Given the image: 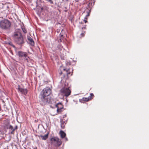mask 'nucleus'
I'll use <instances>...</instances> for the list:
<instances>
[{"label":"nucleus","mask_w":149,"mask_h":149,"mask_svg":"<svg viewBox=\"0 0 149 149\" xmlns=\"http://www.w3.org/2000/svg\"><path fill=\"white\" fill-rule=\"evenodd\" d=\"M57 49L59 50V51L60 52V53L61 55H62V54L64 55V54L63 53L65 52V51L64 49H63V46L62 45L60 44H58L57 46Z\"/></svg>","instance_id":"0eeeda50"},{"label":"nucleus","mask_w":149,"mask_h":149,"mask_svg":"<svg viewBox=\"0 0 149 149\" xmlns=\"http://www.w3.org/2000/svg\"><path fill=\"white\" fill-rule=\"evenodd\" d=\"M11 131L10 132V133L11 134H13L14 133V131L15 130H10Z\"/></svg>","instance_id":"aec40b11"},{"label":"nucleus","mask_w":149,"mask_h":149,"mask_svg":"<svg viewBox=\"0 0 149 149\" xmlns=\"http://www.w3.org/2000/svg\"><path fill=\"white\" fill-rule=\"evenodd\" d=\"M63 120L61 119L60 120V123H61V127L62 128H64V125L63 124Z\"/></svg>","instance_id":"dca6fc26"},{"label":"nucleus","mask_w":149,"mask_h":149,"mask_svg":"<svg viewBox=\"0 0 149 149\" xmlns=\"http://www.w3.org/2000/svg\"><path fill=\"white\" fill-rule=\"evenodd\" d=\"M51 92V89L48 87L44 89L41 92L39 97L44 104H46L49 101L47 97L50 95Z\"/></svg>","instance_id":"f03ea898"},{"label":"nucleus","mask_w":149,"mask_h":149,"mask_svg":"<svg viewBox=\"0 0 149 149\" xmlns=\"http://www.w3.org/2000/svg\"><path fill=\"white\" fill-rule=\"evenodd\" d=\"M17 126L16 125L15 127V128H14V129H15V130L16 129H17Z\"/></svg>","instance_id":"b1692460"},{"label":"nucleus","mask_w":149,"mask_h":149,"mask_svg":"<svg viewBox=\"0 0 149 149\" xmlns=\"http://www.w3.org/2000/svg\"><path fill=\"white\" fill-rule=\"evenodd\" d=\"M87 19L86 17H85L84 18V21L85 23H86V22H87Z\"/></svg>","instance_id":"412c9836"},{"label":"nucleus","mask_w":149,"mask_h":149,"mask_svg":"<svg viewBox=\"0 0 149 149\" xmlns=\"http://www.w3.org/2000/svg\"><path fill=\"white\" fill-rule=\"evenodd\" d=\"M94 96V95H93V93H91L90 94V96L88 97V98H85L84 99V98H83V99H84V101H88L89 100H91L92 98H91V97L92 96Z\"/></svg>","instance_id":"9b49d317"},{"label":"nucleus","mask_w":149,"mask_h":149,"mask_svg":"<svg viewBox=\"0 0 149 149\" xmlns=\"http://www.w3.org/2000/svg\"><path fill=\"white\" fill-rule=\"evenodd\" d=\"M63 70H65V69H63Z\"/></svg>","instance_id":"c756f323"},{"label":"nucleus","mask_w":149,"mask_h":149,"mask_svg":"<svg viewBox=\"0 0 149 149\" xmlns=\"http://www.w3.org/2000/svg\"><path fill=\"white\" fill-rule=\"evenodd\" d=\"M12 37L15 42L18 45H22L25 43L23 36L19 30H16Z\"/></svg>","instance_id":"f257e3e1"},{"label":"nucleus","mask_w":149,"mask_h":149,"mask_svg":"<svg viewBox=\"0 0 149 149\" xmlns=\"http://www.w3.org/2000/svg\"><path fill=\"white\" fill-rule=\"evenodd\" d=\"M26 61H28V59H27V58H26Z\"/></svg>","instance_id":"cd10ccee"},{"label":"nucleus","mask_w":149,"mask_h":149,"mask_svg":"<svg viewBox=\"0 0 149 149\" xmlns=\"http://www.w3.org/2000/svg\"><path fill=\"white\" fill-rule=\"evenodd\" d=\"M67 83L65 82L63 86V87L60 91L59 94V96L61 95L62 97L65 96L67 97L71 94V91L69 89V86H68Z\"/></svg>","instance_id":"7ed1b4c3"},{"label":"nucleus","mask_w":149,"mask_h":149,"mask_svg":"<svg viewBox=\"0 0 149 149\" xmlns=\"http://www.w3.org/2000/svg\"><path fill=\"white\" fill-rule=\"evenodd\" d=\"M22 29L23 32L24 33H26L27 31H26V29L25 28H22Z\"/></svg>","instance_id":"6ab92c4d"},{"label":"nucleus","mask_w":149,"mask_h":149,"mask_svg":"<svg viewBox=\"0 0 149 149\" xmlns=\"http://www.w3.org/2000/svg\"><path fill=\"white\" fill-rule=\"evenodd\" d=\"M18 56L19 57H22L27 56V54L26 52L22 51H19L18 52Z\"/></svg>","instance_id":"9d476101"},{"label":"nucleus","mask_w":149,"mask_h":149,"mask_svg":"<svg viewBox=\"0 0 149 149\" xmlns=\"http://www.w3.org/2000/svg\"><path fill=\"white\" fill-rule=\"evenodd\" d=\"M60 133L61 138H63L65 137L66 135V134L63 131H61L60 132Z\"/></svg>","instance_id":"ddd939ff"},{"label":"nucleus","mask_w":149,"mask_h":149,"mask_svg":"<svg viewBox=\"0 0 149 149\" xmlns=\"http://www.w3.org/2000/svg\"><path fill=\"white\" fill-rule=\"evenodd\" d=\"M65 116H64V117H65V116H66V115H65Z\"/></svg>","instance_id":"473e14b6"},{"label":"nucleus","mask_w":149,"mask_h":149,"mask_svg":"<svg viewBox=\"0 0 149 149\" xmlns=\"http://www.w3.org/2000/svg\"><path fill=\"white\" fill-rule=\"evenodd\" d=\"M28 42L31 46H33L34 45V42L33 39L30 36H27Z\"/></svg>","instance_id":"1a4fd4ad"},{"label":"nucleus","mask_w":149,"mask_h":149,"mask_svg":"<svg viewBox=\"0 0 149 149\" xmlns=\"http://www.w3.org/2000/svg\"><path fill=\"white\" fill-rule=\"evenodd\" d=\"M60 31H61V30H60V29H57L56 31H57V32L58 33H59L60 32Z\"/></svg>","instance_id":"4be33fe9"},{"label":"nucleus","mask_w":149,"mask_h":149,"mask_svg":"<svg viewBox=\"0 0 149 149\" xmlns=\"http://www.w3.org/2000/svg\"><path fill=\"white\" fill-rule=\"evenodd\" d=\"M23 72V70H22V72Z\"/></svg>","instance_id":"f704fd0d"},{"label":"nucleus","mask_w":149,"mask_h":149,"mask_svg":"<svg viewBox=\"0 0 149 149\" xmlns=\"http://www.w3.org/2000/svg\"><path fill=\"white\" fill-rule=\"evenodd\" d=\"M89 13H88L87 15H86V16H89Z\"/></svg>","instance_id":"393cba45"},{"label":"nucleus","mask_w":149,"mask_h":149,"mask_svg":"<svg viewBox=\"0 0 149 149\" xmlns=\"http://www.w3.org/2000/svg\"><path fill=\"white\" fill-rule=\"evenodd\" d=\"M61 73H62V72H60V74H61Z\"/></svg>","instance_id":"7c9ffc66"},{"label":"nucleus","mask_w":149,"mask_h":149,"mask_svg":"<svg viewBox=\"0 0 149 149\" xmlns=\"http://www.w3.org/2000/svg\"><path fill=\"white\" fill-rule=\"evenodd\" d=\"M17 89L18 92L23 94L26 95L28 91L27 89L22 88L19 85L18 86Z\"/></svg>","instance_id":"423d86ee"},{"label":"nucleus","mask_w":149,"mask_h":149,"mask_svg":"<svg viewBox=\"0 0 149 149\" xmlns=\"http://www.w3.org/2000/svg\"><path fill=\"white\" fill-rule=\"evenodd\" d=\"M27 1H29V2H31V0H26Z\"/></svg>","instance_id":"a878e982"},{"label":"nucleus","mask_w":149,"mask_h":149,"mask_svg":"<svg viewBox=\"0 0 149 149\" xmlns=\"http://www.w3.org/2000/svg\"><path fill=\"white\" fill-rule=\"evenodd\" d=\"M81 37H83L84 36V33H81Z\"/></svg>","instance_id":"5701e85b"},{"label":"nucleus","mask_w":149,"mask_h":149,"mask_svg":"<svg viewBox=\"0 0 149 149\" xmlns=\"http://www.w3.org/2000/svg\"><path fill=\"white\" fill-rule=\"evenodd\" d=\"M65 33V31L64 30L62 29L61 31V32L60 33V34L61 35H63V36L64 35Z\"/></svg>","instance_id":"f3484780"},{"label":"nucleus","mask_w":149,"mask_h":149,"mask_svg":"<svg viewBox=\"0 0 149 149\" xmlns=\"http://www.w3.org/2000/svg\"><path fill=\"white\" fill-rule=\"evenodd\" d=\"M7 128L10 130H15V129H14L13 127L11 125H10Z\"/></svg>","instance_id":"2eb2a0df"},{"label":"nucleus","mask_w":149,"mask_h":149,"mask_svg":"<svg viewBox=\"0 0 149 149\" xmlns=\"http://www.w3.org/2000/svg\"><path fill=\"white\" fill-rule=\"evenodd\" d=\"M63 36L60 33L59 35V37L60 38H57L58 40V42H61L62 41V40L63 38Z\"/></svg>","instance_id":"4468645a"},{"label":"nucleus","mask_w":149,"mask_h":149,"mask_svg":"<svg viewBox=\"0 0 149 149\" xmlns=\"http://www.w3.org/2000/svg\"><path fill=\"white\" fill-rule=\"evenodd\" d=\"M49 133H48L45 135H40V137H41L42 139L43 140H45L47 139L48 137Z\"/></svg>","instance_id":"f8f14e48"},{"label":"nucleus","mask_w":149,"mask_h":149,"mask_svg":"<svg viewBox=\"0 0 149 149\" xmlns=\"http://www.w3.org/2000/svg\"><path fill=\"white\" fill-rule=\"evenodd\" d=\"M46 1H47L49 3L51 4H52L53 3V1L52 0H45Z\"/></svg>","instance_id":"a211bd4d"},{"label":"nucleus","mask_w":149,"mask_h":149,"mask_svg":"<svg viewBox=\"0 0 149 149\" xmlns=\"http://www.w3.org/2000/svg\"><path fill=\"white\" fill-rule=\"evenodd\" d=\"M56 107H57V112H59L62 111V109L63 108V106L61 102H58L56 105Z\"/></svg>","instance_id":"6e6552de"},{"label":"nucleus","mask_w":149,"mask_h":149,"mask_svg":"<svg viewBox=\"0 0 149 149\" xmlns=\"http://www.w3.org/2000/svg\"><path fill=\"white\" fill-rule=\"evenodd\" d=\"M65 141H67V140H68L67 139V138H65Z\"/></svg>","instance_id":"bb28decb"},{"label":"nucleus","mask_w":149,"mask_h":149,"mask_svg":"<svg viewBox=\"0 0 149 149\" xmlns=\"http://www.w3.org/2000/svg\"><path fill=\"white\" fill-rule=\"evenodd\" d=\"M11 25V22L8 19H4L0 21V28L3 30H6L9 29Z\"/></svg>","instance_id":"20e7f679"},{"label":"nucleus","mask_w":149,"mask_h":149,"mask_svg":"<svg viewBox=\"0 0 149 149\" xmlns=\"http://www.w3.org/2000/svg\"><path fill=\"white\" fill-rule=\"evenodd\" d=\"M65 116H64V117H65V116H66V115H65Z\"/></svg>","instance_id":"72a5a7b5"},{"label":"nucleus","mask_w":149,"mask_h":149,"mask_svg":"<svg viewBox=\"0 0 149 149\" xmlns=\"http://www.w3.org/2000/svg\"><path fill=\"white\" fill-rule=\"evenodd\" d=\"M66 1H69L70 0H65Z\"/></svg>","instance_id":"c85d7f7f"},{"label":"nucleus","mask_w":149,"mask_h":149,"mask_svg":"<svg viewBox=\"0 0 149 149\" xmlns=\"http://www.w3.org/2000/svg\"><path fill=\"white\" fill-rule=\"evenodd\" d=\"M51 144L55 146H59L62 144V142L57 137H52L50 139Z\"/></svg>","instance_id":"39448f33"},{"label":"nucleus","mask_w":149,"mask_h":149,"mask_svg":"<svg viewBox=\"0 0 149 149\" xmlns=\"http://www.w3.org/2000/svg\"><path fill=\"white\" fill-rule=\"evenodd\" d=\"M61 73H62V72H60V74H61Z\"/></svg>","instance_id":"2f4dec72"}]
</instances>
